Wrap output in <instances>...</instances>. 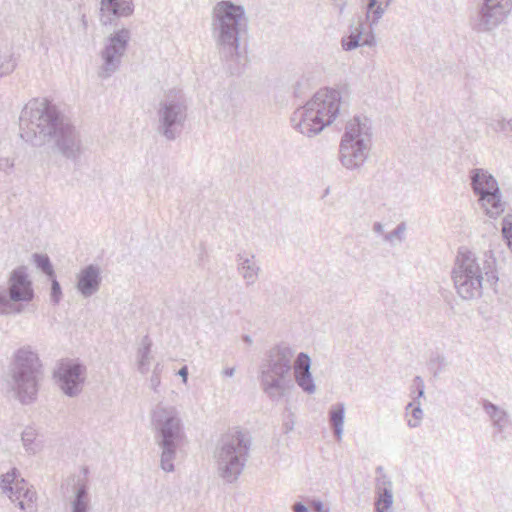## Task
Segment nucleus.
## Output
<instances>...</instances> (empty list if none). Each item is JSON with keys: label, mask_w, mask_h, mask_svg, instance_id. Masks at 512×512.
Wrapping results in <instances>:
<instances>
[{"label": "nucleus", "mask_w": 512, "mask_h": 512, "mask_svg": "<svg viewBox=\"0 0 512 512\" xmlns=\"http://www.w3.org/2000/svg\"><path fill=\"white\" fill-rule=\"evenodd\" d=\"M21 138L34 147L52 143L65 159L78 163L84 152L81 134L60 108L52 101L30 100L19 117Z\"/></svg>", "instance_id": "nucleus-1"}, {"label": "nucleus", "mask_w": 512, "mask_h": 512, "mask_svg": "<svg viewBox=\"0 0 512 512\" xmlns=\"http://www.w3.org/2000/svg\"><path fill=\"white\" fill-rule=\"evenodd\" d=\"M248 31L244 7L228 0L217 2L212 10L211 33L221 61L231 75H240L247 57L240 51V39Z\"/></svg>", "instance_id": "nucleus-2"}, {"label": "nucleus", "mask_w": 512, "mask_h": 512, "mask_svg": "<svg viewBox=\"0 0 512 512\" xmlns=\"http://www.w3.org/2000/svg\"><path fill=\"white\" fill-rule=\"evenodd\" d=\"M484 275L490 285H496L499 278L496 259L485 252L482 258L466 248H460L451 271L454 288L458 296L466 301L479 299L483 293Z\"/></svg>", "instance_id": "nucleus-3"}, {"label": "nucleus", "mask_w": 512, "mask_h": 512, "mask_svg": "<svg viewBox=\"0 0 512 512\" xmlns=\"http://www.w3.org/2000/svg\"><path fill=\"white\" fill-rule=\"evenodd\" d=\"M342 97L340 91L322 88L298 107L291 116V124L301 134L312 137L330 125L340 114Z\"/></svg>", "instance_id": "nucleus-4"}, {"label": "nucleus", "mask_w": 512, "mask_h": 512, "mask_svg": "<svg viewBox=\"0 0 512 512\" xmlns=\"http://www.w3.org/2000/svg\"><path fill=\"white\" fill-rule=\"evenodd\" d=\"M293 357L292 348L281 343L269 349L260 364V387L272 402H280L294 388Z\"/></svg>", "instance_id": "nucleus-5"}, {"label": "nucleus", "mask_w": 512, "mask_h": 512, "mask_svg": "<svg viewBox=\"0 0 512 512\" xmlns=\"http://www.w3.org/2000/svg\"><path fill=\"white\" fill-rule=\"evenodd\" d=\"M151 425L155 442L161 449L160 466L164 471L172 472L177 449L185 439L178 410L171 405L157 404L151 412Z\"/></svg>", "instance_id": "nucleus-6"}, {"label": "nucleus", "mask_w": 512, "mask_h": 512, "mask_svg": "<svg viewBox=\"0 0 512 512\" xmlns=\"http://www.w3.org/2000/svg\"><path fill=\"white\" fill-rule=\"evenodd\" d=\"M372 146L371 123L355 116L347 122L339 145V160L349 170L358 169L367 160Z\"/></svg>", "instance_id": "nucleus-7"}, {"label": "nucleus", "mask_w": 512, "mask_h": 512, "mask_svg": "<svg viewBox=\"0 0 512 512\" xmlns=\"http://www.w3.org/2000/svg\"><path fill=\"white\" fill-rule=\"evenodd\" d=\"M13 389L23 404L35 400L38 382L42 376V363L39 356L29 346L18 349L11 368Z\"/></svg>", "instance_id": "nucleus-8"}, {"label": "nucleus", "mask_w": 512, "mask_h": 512, "mask_svg": "<svg viewBox=\"0 0 512 512\" xmlns=\"http://www.w3.org/2000/svg\"><path fill=\"white\" fill-rule=\"evenodd\" d=\"M251 439L240 430L225 434L217 452L220 477L233 483L241 475L248 459Z\"/></svg>", "instance_id": "nucleus-9"}, {"label": "nucleus", "mask_w": 512, "mask_h": 512, "mask_svg": "<svg viewBox=\"0 0 512 512\" xmlns=\"http://www.w3.org/2000/svg\"><path fill=\"white\" fill-rule=\"evenodd\" d=\"M188 116V103L181 90L171 89L158 102L156 131L167 141L176 140L182 133Z\"/></svg>", "instance_id": "nucleus-10"}, {"label": "nucleus", "mask_w": 512, "mask_h": 512, "mask_svg": "<svg viewBox=\"0 0 512 512\" xmlns=\"http://www.w3.org/2000/svg\"><path fill=\"white\" fill-rule=\"evenodd\" d=\"M390 3L391 0H369L365 17L359 16L356 22L351 23L348 27V35L341 39L343 50L352 51L360 46H376L373 29Z\"/></svg>", "instance_id": "nucleus-11"}, {"label": "nucleus", "mask_w": 512, "mask_h": 512, "mask_svg": "<svg viewBox=\"0 0 512 512\" xmlns=\"http://www.w3.org/2000/svg\"><path fill=\"white\" fill-rule=\"evenodd\" d=\"M474 4L468 24L476 34H492L512 13V0H474Z\"/></svg>", "instance_id": "nucleus-12"}, {"label": "nucleus", "mask_w": 512, "mask_h": 512, "mask_svg": "<svg viewBox=\"0 0 512 512\" xmlns=\"http://www.w3.org/2000/svg\"><path fill=\"white\" fill-rule=\"evenodd\" d=\"M471 188L478 196V202L485 214L497 218L504 212L500 188L497 180L486 170L472 169L470 172Z\"/></svg>", "instance_id": "nucleus-13"}, {"label": "nucleus", "mask_w": 512, "mask_h": 512, "mask_svg": "<svg viewBox=\"0 0 512 512\" xmlns=\"http://www.w3.org/2000/svg\"><path fill=\"white\" fill-rule=\"evenodd\" d=\"M87 378V368L79 359L65 358L57 363L54 379L68 397L80 395Z\"/></svg>", "instance_id": "nucleus-14"}, {"label": "nucleus", "mask_w": 512, "mask_h": 512, "mask_svg": "<svg viewBox=\"0 0 512 512\" xmlns=\"http://www.w3.org/2000/svg\"><path fill=\"white\" fill-rule=\"evenodd\" d=\"M130 40L131 31L127 28H121L107 38L101 51L103 64L99 71L100 78L107 79L119 69Z\"/></svg>", "instance_id": "nucleus-15"}, {"label": "nucleus", "mask_w": 512, "mask_h": 512, "mask_svg": "<svg viewBox=\"0 0 512 512\" xmlns=\"http://www.w3.org/2000/svg\"><path fill=\"white\" fill-rule=\"evenodd\" d=\"M19 476L16 468L3 474L0 481L1 488L12 502H17L20 509H32L36 493L26 487V481Z\"/></svg>", "instance_id": "nucleus-16"}, {"label": "nucleus", "mask_w": 512, "mask_h": 512, "mask_svg": "<svg viewBox=\"0 0 512 512\" xmlns=\"http://www.w3.org/2000/svg\"><path fill=\"white\" fill-rule=\"evenodd\" d=\"M6 289L12 303L22 304L33 300L34 290L26 267L20 266L12 271Z\"/></svg>", "instance_id": "nucleus-17"}, {"label": "nucleus", "mask_w": 512, "mask_h": 512, "mask_svg": "<svg viewBox=\"0 0 512 512\" xmlns=\"http://www.w3.org/2000/svg\"><path fill=\"white\" fill-rule=\"evenodd\" d=\"M133 0H100V22L103 26L117 25L120 18L134 13Z\"/></svg>", "instance_id": "nucleus-18"}, {"label": "nucleus", "mask_w": 512, "mask_h": 512, "mask_svg": "<svg viewBox=\"0 0 512 512\" xmlns=\"http://www.w3.org/2000/svg\"><path fill=\"white\" fill-rule=\"evenodd\" d=\"M101 281L100 268L97 265L90 264L78 273L76 288L83 297L88 298L99 291Z\"/></svg>", "instance_id": "nucleus-19"}, {"label": "nucleus", "mask_w": 512, "mask_h": 512, "mask_svg": "<svg viewBox=\"0 0 512 512\" xmlns=\"http://www.w3.org/2000/svg\"><path fill=\"white\" fill-rule=\"evenodd\" d=\"M310 366L311 359L309 355L301 352L297 355L292 368L295 382L307 394H313L316 391Z\"/></svg>", "instance_id": "nucleus-20"}, {"label": "nucleus", "mask_w": 512, "mask_h": 512, "mask_svg": "<svg viewBox=\"0 0 512 512\" xmlns=\"http://www.w3.org/2000/svg\"><path fill=\"white\" fill-rule=\"evenodd\" d=\"M375 494L374 512H391L393 504V485L386 474L376 478Z\"/></svg>", "instance_id": "nucleus-21"}, {"label": "nucleus", "mask_w": 512, "mask_h": 512, "mask_svg": "<svg viewBox=\"0 0 512 512\" xmlns=\"http://www.w3.org/2000/svg\"><path fill=\"white\" fill-rule=\"evenodd\" d=\"M237 270L245 281L246 286L256 283L261 271L256 257L252 253L240 252L236 255Z\"/></svg>", "instance_id": "nucleus-22"}, {"label": "nucleus", "mask_w": 512, "mask_h": 512, "mask_svg": "<svg viewBox=\"0 0 512 512\" xmlns=\"http://www.w3.org/2000/svg\"><path fill=\"white\" fill-rule=\"evenodd\" d=\"M18 65L13 42L0 36V78L12 74Z\"/></svg>", "instance_id": "nucleus-23"}, {"label": "nucleus", "mask_w": 512, "mask_h": 512, "mask_svg": "<svg viewBox=\"0 0 512 512\" xmlns=\"http://www.w3.org/2000/svg\"><path fill=\"white\" fill-rule=\"evenodd\" d=\"M482 407L492 421V426L496 430V433L503 434L510 426H512L510 416L504 409L488 400L483 401Z\"/></svg>", "instance_id": "nucleus-24"}, {"label": "nucleus", "mask_w": 512, "mask_h": 512, "mask_svg": "<svg viewBox=\"0 0 512 512\" xmlns=\"http://www.w3.org/2000/svg\"><path fill=\"white\" fill-rule=\"evenodd\" d=\"M90 496L86 483L78 484L71 501V512H89Z\"/></svg>", "instance_id": "nucleus-25"}, {"label": "nucleus", "mask_w": 512, "mask_h": 512, "mask_svg": "<svg viewBox=\"0 0 512 512\" xmlns=\"http://www.w3.org/2000/svg\"><path fill=\"white\" fill-rule=\"evenodd\" d=\"M345 406L343 403L333 405L329 411V423L333 429L337 441L342 439Z\"/></svg>", "instance_id": "nucleus-26"}, {"label": "nucleus", "mask_w": 512, "mask_h": 512, "mask_svg": "<svg viewBox=\"0 0 512 512\" xmlns=\"http://www.w3.org/2000/svg\"><path fill=\"white\" fill-rule=\"evenodd\" d=\"M37 436V431L30 426L26 427L21 434L23 446L29 454H36L41 449V443L37 440Z\"/></svg>", "instance_id": "nucleus-27"}, {"label": "nucleus", "mask_w": 512, "mask_h": 512, "mask_svg": "<svg viewBox=\"0 0 512 512\" xmlns=\"http://www.w3.org/2000/svg\"><path fill=\"white\" fill-rule=\"evenodd\" d=\"M152 342L148 336L142 340V347L138 350V370L141 374H146L150 366V353Z\"/></svg>", "instance_id": "nucleus-28"}, {"label": "nucleus", "mask_w": 512, "mask_h": 512, "mask_svg": "<svg viewBox=\"0 0 512 512\" xmlns=\"http://www.w3.org/2000/svg\"><path fill=\"white\" fill-rule=\"evenodd\" d=\"M23 310V304L12 303L8 298L7 289L0 286V315L20 314Z\"/></svg>", "instance_id": "nucleus-29"}, {"label": "nucleus", "mask_w": 512, "mask_h": 512, "mask_svg": "<svg viewBox=\"0 0 512 512\" xmlns=\"http://www.w3.org/2000/svg\"><path fill=\"white\" fill-rule=\"evenodd\" d=\"M36 267L48 277L54 276V268L50 258L46 254L34 253L32 255Z\"/></svg>", "instance_id": "nucleus-30"}, {"label": "nucleus", "mask_w": 512, "mask_h": 512, "mask_svg": "<svg viewBox=\"0 0 512 512\" xmlns=\"http://www.w3.org/2000/svg\"><path fill=\"white\" fill-rule=\"evenodd\" d=\"M406 412L408 413L409 410L411 409V415L413 417V419H408L407 421V425L410 427V428H416L420 425V421L421 419L423 418V410L421 409L420 407V402L416 401H412L410 403L407 404L406 406Z\"/></svg>", "instance_id": "nucleus-31"}, {"label": "nucleus", "mask_w": 512, "mask_h": 512, "mask_svg": "<svg viewBox=\"0 0 512 512\" xmlns=\"http://www.w3.org/2000/svg\"><path fill=\"white\" fill-rule=\"evenodd\" d=\"M49 279L51 280L50 299L54 305H57L62 299V289L55 275L49 277Z\"/></svg>", "instance_id": "nucleus-32"}, {"label": "nucleus", "mask_w": 512, "mask_h": 512, "mask_svg": "<svg viewBox=\"0 0 512 512\" xmlns=\"http://www.w3.org/2000/svg\"><path fill=\"white\" fill-rule=\"evenodd\" d=\"M425 384L423 379L420 376H416L413 379V385L411 394L413 396V401L416 402L419 398L424 396Z\"/></svg>", "instance_id": "nucleus-33"}, {"label": "nucleus", "mask_w": 512, "mask_h": 512, "mask_svg": "<svg viewBox=\"0 0 512 512\" xmlns=\"http://www.w3.org/2000/svg\"><path fill=\"white\" fill-rule=\"evenodd\" d=\"M406 230V225L405 223H400L397 225V227L384 235V240L387 241V242H392L395 238H397L399 241H402L403 240V235H404V232Z\"/></svg>", "instance_id": "nucleus-34"}, {"label": "nucleus", "mask_w": 512, "mask_h": 512, "mask_svg": "<svg viewBox=\"0 0 512 512\" xmlns=\"http://www.w3.org/2000/svg\"><path fill=\"white\" fill-rule=\"evenodd\" d=\"M490 127L495 131H506L507 129L512 131V119L506 121L505 119L493 120L490 123Z\"/></svg>", "instance_id": "nucleus-35"}, {"label": "nucleus", "mask_w": 512, "mask_h": 512, "mask_svg": "<svg viewBox=\"0 0 512 512\" xmlns=\"http://www.w3.org/2000/svg\"><path fill=\"white\" fill-rule=\"evenodd\" d=\"M14 168V160L10 158H0V171L10 174Z\"/></svg>", "instance_id": "nucleus-36"}, {"label": "nucleus", "mask_w": 512, "mask_h": 512, "mask_svg": "<svg viewBox=\"0 0 512 512\" xmlns=\"http://www.w3.org/2000/svg\"><path fill=\"white\" fill-rule=\"evenodd\" d=\"M332 3L338 14L342 15L347 5V0H332Z\"/></svg>", "instance_id": "nucleus-37"}, {"label": "nucleus", "mask_w": 512, "mask_h": 512, "mask_svg": "<svg viewBox=\"0 0 512 512\" xmlns=\"http://www.w3.org/2000/svg\"><path fill=\"white\" fill-rule=\"evenodd\" d=\"M431 363L437 364L438 371L446 366L445 358L441 355H437L436 357L432 358Z\"/></svg>", "instance_id": "nucleus-38"}, {"label": "nucleus", "mask_w": 512, "mask_h": 512, "mask_svg": "<svg viewBox=\"0 0 512 512\" xmlns=\"http://www.w3.org/2000/svg\"><path fill=\"white\" fill-rule=\"evenodd\" d=\"M311 506L316 512H329L328 509H325L324 504L320 500H313Z\"/></svg>", "instance_id": "nucleus-39"}, {"label": "nucleus", "mask_w": 512, "mask_h": 512, "mask_svg": "<svg viewBox=\"0 0 512 512\" xmlns=\"http://www.w3.org/2000/svg\"><path fill=\"white\" fill-rule=\"evenodd\" d=\"M161 383V380H160V376L159 375H151V378H150V385H151V388L157 392V388L158 386L160 385Z\"/></svg>", "instance_id": "nucleus-40"}, {"label": "nucleus", "mask_w": 512, "mask_h": 512, "mask_svg": "<svg viewBox=\"0 0 512 512\" xmlns=\"http://www.w3.org/2000/svg\"><path fill=\"white\" fill-rule=\"evenodd\" d=\"M292 510L293 512H309L308 507L301 502L294 503L292 506Z\"/></svg>", "instance_id": "nucleus-41"}, {"label": "nucleus", "mask_w": 512, "mask_h": 512, "mask_svg": "<svg viewBox=\"0 0 512 512\" xmlns=\"http://www.w3.org/2000/svg\"><path fill=\"white\" fill-rule=\"evenodd\" d=\"M177 374L182 378V381L186 384L188 380V367H181Z\"/></svg>", "instance_id": "nucleus-42"}, {"label": "nucleus", "mask_w": 512, "mask_h": 512, "mask_svg": "<svg viewBox=\"0 0 512 512\" xmlns=\"http://www.w3.org/2000/svg\"><path fill=\"white\" fill-rule=\"evenodd\" d=\"M373 231L378 234H383L384 226L380 222H375L373 224Z\"/></svg>", "instance_id": "nucleus-43"}, {"label": "nucleus", "mask_w": 512, "mask_h": 512, "mask_svg": "<svg viewBox=\"0 0 512 512\" xmlns=\"http://www.w3.org/2000/svg\"><path fill=\"white\" fill-rule=\"evenodd\" d=\"M235 373V368L230 367L223 370V375L226 377H232Z\"/></svg>", "instance_id": "nucleus-44"}, {"label": "nucleus", "mask_w": 512, "mask_h": 512, "mask_svg": "<svg viewBox=\"0 0 512 512\" xmlns=\"http://www.w3.org/2000/svg\"><path fill=\"white\" fill-rule=\"evenodd\" d=\"M301 86H302V82H301V81H298V82L295 84V86H294V95H295L296 97H299V96H300L299 91H300V87H301Z\"/></svg>", "instance_id": "nucleus-45"}, {"label": "nucleus", "mask_w": 512, "mask_h": 512, "mask_svg": "<svg viewBox=\"0 0 512 512\" xmlns=\"http://www.w3.org/2000/svg\"><path fill=\"white\" fill-rule=\"evenodd\" d=\"M161 371H162V366L159 363H157L155 365V367H154L152 375H159L160 376Z\"/></svg>", "instance_id": "nucleus-46"}, {"label": "nucleus", "mask_w": 512, "mask_h": 512, "mask_svg": "<svg viewBox=\"0 0 512 512\" xmlns=\"http://www.w3.org/2000/svg\"><path fill=\"white\" fill-rule=\"evenodd\" d=\"M242 339L246 344L250 345L252 343V338L249 335H243Z\"/></svg>", "instance_id": "nucleus-47"}, {"label": "nucleus", "mask_w": 512, "mask_h": 512, "mask_svg": "<svg viewBox=\"0 0 512 512\" xmlns=\"http://www.w3.org/2000/svg\"><path fill=\"white\" fill-rule=\"evenodd\" d=\"M376 472H377L378 474H380V476H382L383 474H385V473H384V469H383V467H382V466H378V467L376 468Z\"/></svg>", "instance_id": "nucleus-48"}, {"label": "nucleus", "mask_w": 512, "mask_h": 512, "mask_svg": "<svg viewBox=\"0 0 512 512\" xmlns=\"http://www.w3.org/2000/svg\"><path fill=\"white\" fill-rule=\"evenodd\" d=\"M292 430V426L286 425V431Z\"/></svg>", "instance_id": "nucleus-49"}, {"label": "nucleus", "mask_w": 512, "mask_h": 512, "mask_svg": "<svg viewBox=\"0 0 512 512\" xmlns=\"http://www.w3.org/2000/svg\"><path fill=\"white\" fill-rule=\"evenodd\" d=\"M292 430V426L286 425V431Z\"/></svg>", "instance_id": "nucleus-50"}, {"label": "nucleus", "mask_w": 512, "mask_h": 512, "mask_svg": "<svg viewBox=\"0 0 512 512\" xmlns=\"http://www.w3.org/2000/svg\"><path fill=\"white\" fill-rule=\"evenodd\" d=\"M83 24L86 25L85 15L82 17Z\"/></svg>", "instance_id": "nucleus-51"}]
</instances>
